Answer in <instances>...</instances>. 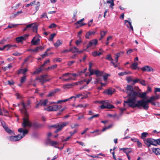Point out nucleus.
I'll use <instances>...</instances> for the list:
<instances>
[{
  "instance_id": "1",
  "label": "nucleus",
  "mask_w": 160,
  "mask_h": 160,
  "mask_svg": "<svg viewBox=\"0 0 160 160\" xmlns=\"http://www.w3.org/2000/svg\"><path fill=\"white\" fill-rule=\"evenodd\" d=\"M138 92H137L134 91L133 90L131 92H130L128 94V96L130 97L128 99L127 101H124V102L125 103L127 104V105L129 107L134 108H138L139 109L143 108V105H141L139 102H141L142 100H144V99H142L138 101L136 103H135V100L137 97H138Z\"/></svg>"
},
{
  "instance_id": "2",
  "label": "nucleus",
  "mask_w": 160,
  "mask_h": 160,
  "mask_svg": "<svg viewBox=\"0 0 160 160\" xmlns=\"http://www.w3.org/2000/svg\"><path fill=\"white\" fill-rule=\"evenodd\" d=\"M159 98V96L158 95L156 96H153L150 97L149 99L142 100L141 102H140L141 105H143V109L147 110L149 107V103H150L152 105L155 106L156 105V103H158V102H154V101Z\"/></svg>"
},
{
  "instance_id": "3",
  "label": "nucleus",
  "mask_w": 160,
  "mask_h": 160,
  "mask_svg": "<svg viewBox=\"0 0 160 160\" xmlns=\"http://www.w3.org/2000/svg\"><path fill=\"white\" fill-rule=\"evenodd\" d=\"M22 126L24 128L28 127L29 128L32 127L34 128H37L42 127V125L37 122H30L29 120L28 117H26L23 118V122Z\"/></svg>"
},
{
  "instance_id": "4",
  "label": "nucleus",
  "mask_w": 160,
  "mask_h": 160,
  "mask_svg": "<svg viewBox=\"0 0 160 160\" xmlns=\"http://www.w3.org/2000/svg\"><path fill=\"white\" fill-rule=\"evenodd\" d=\"M18 131L21 133L20 134L15 136H10L8 139L12 141H17L23 138L27 134L28 131L27 130H24L22 128H19Z\"/></svg>"
},
{
  "instance_id": "5",
  "label": "nucleus",
  "mask_w": 160,
  "mask_h": 160,
  "mask_svg": "<svg viewBox=\"0 0 160 160\" xmlns=\"http://www.w3.org/2000/svg\"><path fill=\"white\" fill-rule=\"evenodd\" d=\"M21 104L22 107V108L21 109V112L24 114V117H28V114L26 110V109H27V107L30 106V101L29 100H28L26 105H25L23 102H21Z\"/></svg>"
},
{
  "instance_id": "6",
  "label": "nucleus",
  "mask_w": 160,
  "mask_h": 160,
  "mask_svg": "<svg viewBox=\"0 0 160 160\" xmlns=\"http://www.w3.org/2000/svg\"><path fill=\"white\" fill-rule=\"evenodd\" d=\"M61 108V105L55 104L48 106L44 109L48 111H56L60 109Z\"/></svg>"
},
{
  "instance_id": "7",
  "label": "nucleus",
  "mask_w": 160,
  "mask_h": 160,
  "mask_svg": "<svg viewBox=\"0 0 160 160\" xmlns=\"http://www.w3.org/2000/svg\"><path fill=\"white\" fill-rule=\"evenodd\" d=\"M38 26L33 23L28 25L24 29V31L27 30H32L33 32H37Z\"/></svg>"
},
{
  "instance_id": "8",
  "label": "nucleus",
  "mask_w": 160,
  "mask_h": 160,
  "mask_svg": "<svg viewBox=\"0 0 160 160\" xmlns=\"http://www.w3.org/2000/svg\"><path fill=\"white\" fill-rule=\"evenodd\" d=\"M48 78V76L47 74H45L42 75L40 77H38L36 79L37 80H39L42 83H43L46 82H48L51 80L50 79H46Z\"/></svg>"
},
{
  "instance_id": "9",
  "label": "nucleus",
  "mask_w": 160,
  "mask_h": 160,
  "mask_svg": "<svg viewBox=\"0 0 160 160\" xmlns=\"http://www.w3.org/2000/svg\"><path fill=\"white\" fill-rule=\"evenodd\" d=\"M145 144L147 146L149 147L151 145L155 146V139L152 138H148L144 141Z\"/></svg>"
},
{
  "instance_id": "10",
  "label": "nucleus",
  "mask_w": 160,
  "mask_h": 160,
  "mask_svg": "<svg viewBox=\"0 0 160 160\" xmlns=\"http://www.w3.org/2000/svg\"><path fill=\"white\" fill-rule=\"evenodd\" d=\"M141 70L143 72H153L154 69L148 65H146L140 68Z\"/></svg>"
},
{
  "instance_id": "11",
  "label": "nucleus",
  "mask_w": 160,
  "mask_h": 160,
  "mask_svg": "<svg viewBox=\"0 0 160 160\" xmlns=\"http://www.w3.org/2000/svg\"><path fill=\"white\" fill-rule=\"evenodd\" d=\"M98 43L97 39H93L89 41L87 45V48L95 46Z\"/></svg>"
},
{
  "instance_id": "12",
  "label": "nucleus",
  "mask_w": 160,
  "mask_h": 160,
  "mask_svg": "<svg viewBox=\"0 0 160 160\" xmlns=\"http://www.w3.org/2000/svg\"><path fill=\"white\" fill-rule=\"evenodd\" d=\"M40 40L38 38L34 37L33 38L31 41V43L32 45H37L40 43Z\"/></svg>"
},
{
  "instance_id": "13",
  "label": "nucleus",
  "mask_w": 160,
  "mask_h": 160,
  "mask_svg": "<svg viewBox=\"0 0 160 160\" xmlns=\"http://www.w3.org/2000/svg\"><path fill=\"white\" fill-rule=\"evenodd\" d=\"M126 92L128 95V94L130 92H131L134 90V89L132 85H128L126 88Z\"/></svg>"
},
{
  "instance_id": "14",
  "label": "nucleus",
  "mask_w": 160,
  "mask_h": 160,
  "mask_svg": "<svg viewBox=\"0 0 160 160\" xmlns=\"http://www.w3.org/2000/svg\"><path fill=\"white\" fill-rule=\"evenodd\" d=\"M95 33V32L94 31H90L86 33L85 37L86 39H89L90 36L94 35Z\"/></svg>"
},
{
  "instance_id": "15",
  "label": "nucleus",
  "mask_w": 160,
  "mask_h": 160,
  "mask_svg": "<svg viewBox=\"0 0 160 160\" xmlns=\"http://www.w3.org/2000/svg\"><path fill=\"white\" fill-rule=\"evenodd\" d=\"M120 150H122L126 154H128L132 152V149L131 148H120Z\"/></svg>"
},
{
  "instance_id": "16",
  "label": "nucleus",
  "mask_w": 160,
  "mask_h": 160,
  "mask_svg": "<svg viewBox=\"0 0 160 160\" xmlns=\"http://www.w3.org/2000/svg\"><path fill=\"white\" fill-rule=\"evenodd\" d=\"M89 67L88 70L90 72V74L89 76H91L93 74V71H94V69H92V64L91 62H89Z\"/></svg>"
},
{
  "instance_id": "17",
  "label": "nucleus",
  "mask_w": 160,
  "mask_h": 160,
  "mask_svg": "<svg viewBox=\"0 0 160 160\" xmlns=\"http://www.w3.org/2000/svg\"><path fill=\"white\" fill-rule=\"evenodd\" d=\"M28 70L26 68L24 69H21L18 70L17 71V74L18 75H19L20 74L22 73L23 74H25Z\"/></svg>"
},
{
  "instance_id": "18",
  "label": "nucleus",
  "mask_w": 160,
  "mask_h": 160,
  "mask_svg": "<svg viewBox=\"0 0 160 160\" xmlns=\"http://www.w3.org/2000/svg\"><path fill=\"white\" fill-rule=\"evenodd\" d=\"M70 51L73 53L79 52L78 48L76 47H73L70 48Z\"/></svg>"
},
{
  "instance_id": "19",
  "label": "nucleus",
  "mask_w": 160,
  "mask_h": 160,
  "mask_svg": "<svg viewBox=\"0 0 160 160\" xmlns=\"http://www.w3.org/2000/svg\"><path fill=\"white\" fill-rule=\"evenodd\" d=\"M68 101V99H65L63 100H59V101H58L56 102H49V104H54V103H62V102H66L67 101Z\"/></svg>"
},
{
  "instance_id": "20",
  "label": "nucleus",
  "mask_w": 160,
  "mask_h": 160,
  "mask_svg": "<svg viewBox=\"0 0 160 160\" xmlns=\"http://www.w3.org/2000/svg\"><path fill=\"white\" fill-rule=\"evenodd\" d=\"M48 142H47L48 143H49L51 144L52 146H55V145H58V143L56 141H51L49 139H48Z\"/></svg>"
},
{
  "instance_id": "21",
  "label": "nucleus",
  "mask_w": 160,
  "mask_h": 160,
  "mask_svg": "<svg viewBox=\"0 0 160 160\" xmlns=\"http://www.w3.org/2000/svg\"><path fill=\"white\" fill-rule=\"evenodd\" d=\"M138 63L137 62L133 63L130 66L131 68L133 70H136L138 68Z\"/></svg>"
},
{
  "instance_id": "22",
  "label": "nucleus",
  "mask_w": 160,
  "mask_h": 160,
  "mask_svg": "<svg viewBox=\"0 0 160 160\" xmlns=\"http://www.w3.org/2000/svg\"><path fill=\"white\" fill-rule=\"evenodd\" d=\"M24 40L25 38L23 36H20L16 38V40L18 43L21 42Z\"/></svg>"
},
{
  "instance_id": "23",
  "label": "nucleus",
  "mask_w": 160,
  "mask_h": 160,
  "mask_svg": "<svg viewBox=\"0 0 160 160\" xmlns=\"http://www.w3.org/2000/svg\"><path fill=\"white\" fill-rule=\"evenodd\" d=\"M109 106H110L109 107H106V106H104V105H103L102 104V105H101L100 108L102 109H104L105 108H109V109H111L113 108H114V106L113 105H109Z\"/></svg>"
},
{
  "instance_id": "24",
  "label": "nucleus",
  "mask_w": 160,
  "mask_h": 160,
  "mask_svg": "<svg viewBox=\"0 0 160 160\" xmlns=\"http://www.w3.org/2000/svg\"><path fill=\"white\" fill-rule=\"evenodd\" d=\"M3 128L5 131L8 133L9 134L13 133V131L9 129L7 126Z\"/></svg>"
},
{
  "instance_id": "25",
  "label": "nucleus",
  "mask_w": 160,
  "mask_h": 160,
  "mask_svg": "<svg viewBox=\"0 0 160 160\" xmlns=\"http://www.w3.org/2000/svg\"><path fill=\"white\" fill-rule=\"evenodd\" d=\"M103 93L105 94H107L108 95H110L112 94L113 92L111 89H108L104 90L103 92Z\"/></svg>"
},
{
  "instance_id": "26",
  "label": "nucleus",
  "mask_w": 160,
  "mask_h": 160,
  "mask_svg": "<svg viewBox=\"0 0 160 160\" xmlns=\"http://www.w3.org/2000/svg\"><path fill=\"white\" fill-rule=\"evenodd\" d=\"M93 74H96L97 77L100 76L101 75V72L98 70H94V71H93Z\"/></svg>"
},
{
  "instance_id": "27",
  "label": "nucleus",
  "mask_w": 160,
  "mask_h": 160,
  "mask_svg": "<svg viewBox=\"0 0 160 160\" xmlns=\"http://www.w3.org/2000/svg\"><path fill=\"white\" fill-rule=\"evenodd\" d=\"M102 54L101 52H98V51H94L92 52V54L93 57H95L97 56H100Z\"/></svg>"
},
{
  "instance_id": "28",
  "label": "nucleus",
  "mask_w": 160,
  "mask_h": 160,
  "mask_svg": "<svg viewBox=\"0 0 160 160\" xmlns=\"http://www.w3.org/2000/svg\"><path fill=\"white\" fill-rule=\"evenodd\" d=\"M152 151L157 155L160 154V149L159 148H153Z\"/></svg>"
},
{
  "instance_id": "29",
  "label": "nucleus",
  "mask_w": 160,
  "mask_h": 160,
  "mask_svg": "<svg viewBox=\"0 0 160 160\" xmlns=\"http://www.w3.org/2000/svg\"><path fill=\"white\" fill-rule=\"evenodd\" d=\"M146 95V92H144L142 93H140L138 92V97L141 98H145Z\"/></svg>"
},
{
  "instance_id": "30",
  "label": "nucleus",
  "mask_w": 160,
  "mask_h": 160,
  "mask_svg": "<svg viewBox=\"0 0 160 160\" xmlns=\"http://www.w3.org/2000/svg\"><path fill=\"white\" fill-rule=\"evenodd\" d=\"M62 42L59 40H58L54 44V46L56 48H57L62 45Z\"/></svg>"
},
{
  "instance_id": "31",
  "label": "nucleus",
  "mask_w": 160,
  "mask_h": 160,
  "mask_svg": "<svg viewBox=\"0 0 160 160\" xmlns=\"http://www.w3.org/2000/svg\"><path fill=\"white\" fill-rule=\"evenodd\" d=\"M42 68L40 67L37 69L33 72V74H38L42 70Z\"/></svg>"
},
{
  "instance_id": "32",
  "label": "nucleus",
  "mask_w": 160,
  "mask_h": 160,
  "mask_svg": "<svg viewBox=\"0 0 160 160\" xmlns=\"http://www.w3.org/2000/svg\"><path fill=\"white\" fill-rule=\"evenodd\" d=\"M68 124H69V122H61L60 125H59V127L61 128V129H62V128L63 127L66 126L67 125H68Z\"/></svg>"
},
{
  "instance_id": "33",
  "label": "nucleus",
  "mask_w": 160,
  "mask_h": 160,
  "mask_svg": "<svg viewBox=\"0 0 160 160\" xmlns=\"http://www.w3.org/2000/svg\"><path fill=\"white\" fill-rule=\"evenodd\" d=\"M131 72H126L125 71L124 72H122L118 73V75L119 76H122L124 75H126L128 74H131Z\"/></svg>"
},
{
  "instance_id": "34",
  "label": "nucleus",
  "mask_w": 160,
  "mask_h": 160,
  "mask_svg": "<svg viewBox=\"0 0 160 160\" xmlns=\"http://www.w3.org/2000/svg\"><path fill=\"white\" fill-rule=\"evenodd\" d=\"M41 106H45L48 103V101L47 99L45 100L42 102H40Z\"/></svg>"
},
{
  "instance_id": "35",
  "label": "nucleus",
  "mask_w": 160,
  "mask_h": 160,
  "mask_svg": "<svg viewBox=\"0 0 160 160\" xmlns=\"http://www.w3.org/2000/svg\"><path fill=\"white\" fill-rule=\"evenodd\" d=\"M105 59L109 61H112V60H113V59L111 57V54L107 55L105 58Z\"/></svg>"
},
{
  "instance_id": "36",
  "label": "nucleus",
  "mask_w": 160,
  "mask_h": 160,
  "mask_svg": "<svg viewBox=\"0 0 160 160\" xmlns=\"http://www.w3.org/2000/svg\"><path fill=\"white\" fill-rule=\"evenodd\" d=\"M82 42V40L81 38L80 39L79 38L78 40H77L75 41V44L79 46V44Z\"/></svg>"
},
{
  "instance_id": "37",
  "label": "nucleus",
  "mask_w": 160,
  "mask_h": 160,
  "mask_svg": "<svg viewBox=\"0 0 160 160\" xmlns=\"http://www.w3.org/2000/svg\"><path fill=\"white\" fill-rule=\"evenodd\" d=\"M99 116V114H97L92 116V117L88 118V120L89 121L91 120L93 118L97 117Z\"/></svg>"
},
{
  "instance_id": "38",
  "label": "nucleus",
  "mask_w": 160,
  "mask_h": 160,
  "mask_svg": "<svg viewBox=\"0 0 160 160\" xmlns=\"http://www.w3.org/2000/svg\"><path fill=\"white\" fill-rule=\"evenodd\" d=\"M148 134L146 132H144L142 133L141 138L142 139H144L147 137Z\"/></svg>"
},
{
  "instance_id": "39",
  "label": "nucleus",
  "mask_w": 160,
  "mask_h": 160,
  "mask_svg": "<svg viewBox=\"0 0 160 160\" xmlns=\"http://www.w3.org/2000/svg\"><path fill=\"white\" fill-rule=\"evenodd\" d=\"M106 33V32L104 31H101L100 32L101 38L100 39V40L105 35Z\"/></svg>"
},
{
  "instance_id": "40",
  "label": "nucleus",
  "mask_w": 160,
  "mask_h": 160,
  "mask_svg": "<svg viewBox=\"0 0 160 160\" xmlns=\"http://www.w3.org/2000/svg\"><path fill=\"white\" fill-rule=\"evenodd\" d=\"M56 35V34L55 33L51 34L50 36L49 40L50 41H52Z\"/></svg>"
},
{
  "instance_id": "41",
  "label": "nucleus",
  "mask_w": 160,
  "mask_h": 160,
  "mask_svg": "<svg viewBox=\"0 0 160 160\" xmlns=\"http://www.w3.org/2000/svg\"><path fill=\"white\" fill-rule=\"evenodd\" d=\"M0 123L3 127V128H5V127L7 126V125H6L5 122L3 120H0Z\"/></svg>"
},
{
  "instance_id": "42",
  "label": "nucleus",
  "mask_w": 160,
  "mask_h": 160,
  "mask_svg": "<svg viewBox=\"0 0 160 160\" xmlns=\"http://www.w3.org/2000/svg\"><path fill=\"white\" fill-rule=\"evenodd\" d=\"M126 103H125L124 102V103L123 104V106H124V108H120V110L122 112L126 110Z\"/></svg>"
},
{
  "instance_id": "43",
  "label": "nucleus",
  "mask_w": 160,
  "mask_h": 160,
  "mask_svg": "<svg viewBox=\"0 0 160 160\" xmlns=\"http://www.w3.org/2000/svg\"><path fill=\"white\" fill-rule=\"evenodd\" d=\"M101 82V79L100 78H98L96 79L94 81V83L97 84L98 83H100Z\"/></svg>"
},
{
  "instance_id": "44",
  "label": "nucleus",
  "mask_w": 160,
  "mask_h": 160,
  "mask_svg": "<svg viewBox=\"0 0 160 160\" xmlns=\"http://www.w3.org/2000/svg\"><path fill=\"white\" fill-rule=\"evenodd\" d=\"M155 146H157V144L160 145V138L155 140Z\"/></svg>"
},
{
  "instance_id": "45",
  "label": "nucleus",
  "mask_w": 160,
  "mask_h": 160,
  "mask_svg": "<svg viewBox=\"0 0 160 160\" xmlns=\"http://www.w3.org/2000/svg\"><path fill=\"white\" fill-rule=\"evenodd\" d=\"M135 142H137V144L138 147H140L142 146V143L140 142L139 141L138 139H135Z\"/></svg>"
},
{
  "instance_id": "46",
  "label": "nucleus",
  "mask_w": 160,
  "mask_h": 160,
  "mask_svg": "<svg viewBox=\"0 0 160 160\" xmlns=\"http://www.w3.org/2000/svg\"><path fill=\"white\" fill-rule=\"evenodd\" d=\"M35 4V1H33V2H31L30 4H27L26 6V7H29V6H30V5L32 6V5H33Z\"/></svg>"
},
{
  "instance_id": "47",
  "label": "nucleus",
  "mask_w": 160,
  "mask_h": 160,
  "mask_svg": "<svg viewBox=\"0 0 160 160\" xmlns=\"http://www.w3.org/2000/svg\"><path fill=\"white\" fill-rule=\"evenodd\" d=\"M15 95L17 97V98L18 99H20L22 98V96L20 95L19 93H17L15 94Z\"/></svg>"
},
{
  "instance_id": "48",
  "label": "nucleus",
  "mask_w": 160,
  "mask_h": 160,
  "mask_svg": "<svg viewBox=\"0 0 160 160\" xmlns=\"http://www.w3.org/2000/svg\"><path fill=\"white\" fill-rule=\"evenodd\" d=\"M54 95V93L53 92V91L50 92L47 95V96L50 97Z\"/></svg>"
},
{
  "instance_id": "49",
  "label": "nucleus",
  "mask_w": 160,
  "mask_h": 160,
  "mask_svg": "<svg viewBox=\"0 0 160 160\" xmlns=\"http://www.w3.org/2000/svg\"><path fill=\"white\" fill-rule=\"evenodd\" d=\"M8 46L10 47V48H12V49L15 48L17 47V46L15 44L12 45L11 44H9V45Z\"/></svg>"
},
{
  "instance_id": "50",
  "label": "nucleus",
  "mask_w": 160,
  "mask_h": 160,
  "mask_svg": "<svg viewBox=\"0 0 160 160\" xmlns=\"http://www.w3.org/2000/svg\"><path fill=\"white\" fill-rule=\"evenodd\" d=\"M56 26L57 25L56 24L54 23H52L50 24V25L49 26V28H55L56 27Z\"/></svg>"
},
{
  "instance_id": "51",
  "label": "nucleus",
  "mask_w": 160,
  "mask_h": 160,
  "mask_svg": "<svg viewBox=\"0 0 160 160\" xmlns=\"http://www.w3.org/2000/svg\"><path fill=\"white\" fill-rule=\"evenodd\" d=\"M107 2L108 3H110L111 5L112 6H114V3L113 2V0H108L107 1Z\"/></svg>"
},
{
  "instance_id": "52",
  "label": "nucleus",
  "mask_w": 160,
  "mask_h": 160,
  "mask_svg": "<svg viewBox=\"0 0 160 160\" xmlns=\"http://www.w3.org/2000/svg\"><path fill=\"white\" fill-rule=\"evenodd\" d=\"M16 25H17L14 24H12L11 25L9 24L7 28H14L15 27V26Z\"/></svg>"
},
{
  "instance_id": "53",
  "label": "nucleus",
  "mask_w": 160,
  "mask_h": 160,
  "mask_svg": "<svg viewBox=\"0 0 160 160\" xmlns=\"http://www.w3.org/2000/svg\"><path fill=\"white\" fill-rule=\"evenodd\" d=\"M82 30H80V31H79L77 35V37L79 38L80 39L81 38V36H80V35L82 34Z\"/></svg>"
},
{
  "instance_id": "54",
  "label": "nucleus",
  "mask_w": 160,
  "mask_h": 160,
  "mask_svg": "<svg viewBox=\"0 0 160 160\" xmlns=\"http://www.w3.org/2000/svg\"><path fill=\"white\" fill-rule=\"evenodd\" d=\"M140 83L143 86H145L146 85L145 81L144 80H142L140 81Z\"/></svg>"
},
{
  "instance_id": "55",
  "label": "nucleus",
  "mask_w": 160,
  "mask_h": 160,
  "mask_svg": "<svg viewBox=\"0 0 160 160\" xmlns=\"http://www.w3.org/2000/svg\"><path fill=\"white\" fill-rule=\"evenodd\" d=\"M111 127V125H110L108 126L107 127H105V128H103L102 129V132H104V131H105L106 130H107V129H109Z\"/></svg>"
},
{
  "instance_id": "56",
  "label": "nucleus",
  "mask_w": 160,
  "mask_h": 160,
  "mask_svg": "<svg viewBox=\"0 0 160 160\" xmlns=\"http://www.w3.org/2000/svg\"><path fill=\"white\" fill-rule=\"evenodd\" d=\"M26 79V77L25 76L22 77L21 79V83H23V82H24Z\"/></svg>"
},
{
  "instance_id": "57",
  "label": "nucleus",
  "mask_w": 160,
  "mask_h": 160,
  "mask_svg": "<svg viewBox=\"0 0 160 160\" xmlns=\"http://www.w3.org/2000/svg\"><path fill=\"white\" fill-rule=\"evenodd\" d=\"M22 10L18 11L14 15V17H16L19 14L22 13Z\"/></svg>"
},
{
  "instance_id": "58",
  "label": "nucleus",
  "mask_w": 160,
  "mask_h": 160,
  "mask_svg": "<svg viewBox=\"0 0 160 160\" xmlns=\"http://www.w3.org/2000/svg\"><path fill=\"white\" fill-rule=\"evenodd\" d=\"M50 62V60H47L46 61L44 62V63L43 64H42V66H41V67H43V66H45L46 65V64L48 63L49 62Z\"/></svg>"
},
{
  "instance_id": "59",
  "label": "nucleus",
  "mask_w": 160,
  "mask_h": 160,
  "mask_svg": "<svg viewBox=\"0 0 160 160\" xmlns=\"http://www.w3.org/2000/svg\"><path fill=\"white\" fill-rule=\"evenodd\" d=\"M8 84L10 85H13L14 83V82L13 80H11L10 81L8 80Z\"/></svg>"
},
{
  "instance_id": "60",
  "label": "nucleus",
  "mask_w": 160,
  "mask_h": 160,
  "mask_svg": "<svg viewBox=\"0 0 160 160\" xmlns=\"http://www.w3.org/2000/svg\"><path fill=\"white\" fill-rule=\"evenodd\" d=\"M12 55L14 56H19L21 54L19 53L18 52H16L12 53Z\"/></svg>"
},
{
  "instance_id": "61",
  "label": "nucleus",
  "mask_w": 160,
  "mask_h": 160,
  "mask_svg": "<svg viewBox=\"0 0 160 160\" xmlns=\"http://www.w3.org/2000/svg\"><path fill=\"white\" fill-rule=\"evenodd\" d=\"M32 58V57L31 56H29L28 57H27L24 60V62H27L29 60L30 58Z\"/></svg>"
},
{
  "instance_id": "62",
  "label": "nucleus",
  "mask_w": 160,
  "mask_h": 160,
  "mask_svg": "<svg viewBox=\"0 0 160 160\" xmlns=\"http://www.w3.org/2000/svg\"><path fill=\"white\" fill-rule=\"evenodd\" d=\"M89 128H86L81 133V135H83L84 134H85L86 132L88 131V130H89Z\"/></svg>"
},
{
  "instance_id": "63",
  "label": "nucleus",
  "mask_w": 160,
  "mask_h": 160,
  "mask_svg": "<svg viewBox=\"0 0 160 160\" xmlns=\"http://www.w3.org/2000/svg\"><path fill=\"white\" fill-rule=\"evenodd\" d=\"M126 79L128 82L133 81L132 78L130 77H128Z\"/></svg>"
},
{
  "instance_id": "64",
  "label": "nucleus",
  "mask_w": 160,
  "mask_h": 160,
  "mask_svg": "<svg viewBox=\"0 0 160 160\" xmlns=\"http://www.w3.org/2000/svg\"><path fill=\"white\" fill-rule=\"evenodd\" d=\"M55 61H56V62H61V60L60 58H57L55 59H54L53 60V62H55Z\"/></svg>"
}]
</instances>
